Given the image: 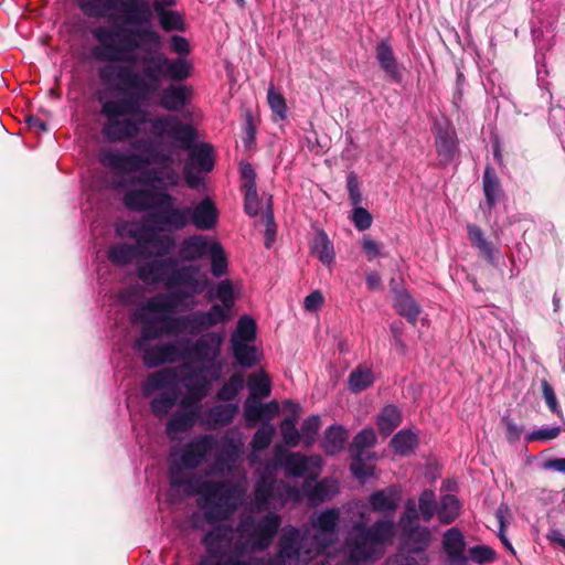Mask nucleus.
Wrapping results in <instances>:
<instances>
[{
	"instance_id": "nucleus-29",
	"label": "nucleus",
	"mask_w": 565,
	"mask_h": 565,
	"mask_svg": "<svg viewBox=\"0 0 565 565\" xmlns=\"http://www.w3.org/2000/svg\"><path fill=\"white\" fill-rule=\"evenodd\" d=\"M482 185L486 199L482 209L490 212L497 205L500 198L503 195V190L501 188L500 180L493 167H486L482 177Z\"/></svg>"
},
{
	"instance_id": "nucleus-47",
	"label": "nucleus",
	"mask_w": 565,
	"mask_h": 565,
	"mask_svg": "<svg viewBox=\"0 0 565 565\" xmlns=\"http://www.w3.org/2000/svg\"><path fill=\"white\" fill-rule=\"evenodd\" d=\"M276 428L270 423H265L254 434L252 439V447L254 451L264 450L269 447L275 436Z\"/></svg>"
},
{
	"instance_id": "nucleus-36",
	"label": "nucleus",
	"mask_w": 565,
	"mask_h": 565,
	"mask_svg": "<svg viewBox=\"0 0 565 565\" xmlns=\"http://www.w3.org/2000/svg\"><path fill=\"white\" fill-rule=\"evenodd\" d=\"M348 440V431L342 426H330L324 431L322 448L328 455L340 452Z\"/></svg>"
},
{
	"instance_id": "nucleus-48",
	"label": "nucleus",
	"mask_w": 565,
	"mask_h": 565,
	"mask_svg": "<svg viewBox=\"0 0 565 565\" xmlns=\"http://www.w3.org/2000/svg\"><path fill=\"white\" fill-rule=\"evenodd\" d=\"M267 100L271 111L279 120H285L287 117V105L285 97L281 93L277 92L271 84L267 90Z\"/></svg>"
},
{
	"instance_id": "nucleus-19",
	"label": "nucleus",
	"mask_w": 565,
	"mask_h": 565,
	"mask_svg": "<svg viewBox=\"0 0 565 565\" xmlns=\"http://www.w3.org/2000/svg\"><path fill=\"white\" fill-rule=\"evenodd\" d=\"M181 303L177 300V296L171 292L157 294L138 307V316L134 318H171L175 309Z\"/></svg>"
},
{
	"instance_id": "nucleus-40",
	"label": "nucleus",
	"mask_w": 565,
	"mask_h": 565,
	"mask_svg": "<svg viewBox=\"0 0 565 565\" xmlns=\"http://www.w3.org/2000/svg\"><path fill=\"white\" fill-rule=\"evenodd\" d=\"M394 307L404 318H416L420 313L418 303L407 291H398L395 295Z\"/></svg>"
},
{
	"instance_id": "nucleus-37",
	"label": "nucleus",
	"mask_w": 565,
	"mask_h": 565,
	"mask_svg": "<svg viewBox=\"0 0 565 565\" xmlns=\"http://www.w3.org/2000/svg\"><path fill=\"white\" fill-rule=\"evenodd\" d=\"M153 9L159 18L161 28L167 31H183L184 21L179 12L168 11L162 8V3H153Z\"/></svg>"
},
{
	"instance_id": "nucleus-35",
	"label": "nucleus",
	"mask_w": 565,
	"mask_h": 565,
	"mask_svg": "<svg viewBox=\"0 0 565 565\" xmlns=\"http://www.w3.org/2000/svg\"><path fill=\"white\" fill-rule=\"evenodd\" d=\"M311 253L324 265H331L334 262L335 253L332 242L323 230L317 231L312 244Z\"/></svg>"
},
{
	"instance_id": "nucleus-12",
	"label": "nucleus",
	"mask_w": 565,
	"mask_h": 565,
	"mask_svg": "<svg viewBox=\"0 0 565 565\" xmlns=\"http://www.w3.org/2000/svg\"><path fill=\"white\" fill-rule=\"evenodd\" d=\"M276 462L274 470L280 467L286 477L317 480L321 473L323 460L319 455L306 456L300 452H286L281 447L274 448Z\"/></svg>"
},
{
	"instance_id": "nucleus-7",
	"label": "nucleus",
	"mask_w": 565,
	"mask_h": 565,
	"mask_svg": "<svg viewBox=\"0 0 565 565\" xmlns=\"http://www.w3.org/2000/svg\"><path fill=\"white\" fill-rule=\"evenodd\" d=\"M394 536L393 520H379L371 526H366L362 521L354 523L344 542L347 565H366L375 562L384 554L385 546L393 542Z\"/></svg>"
},
{
	"instance_id": "nucleus-15",
	"label": "nucleus",
	"mask_w": 565,
	"mask_h": 565,
	"mask_svg": "<svg viewBox=\"0 0 565 565\" xmlns=\"http://www.w3.org/2000/svg\"><path fill=\"white\" fill-rule=\"evenodd\" d=\"M255 338V320H238L236 330L232 334L231 344L233 355L242 366L250 367L259 359L257 348L254 345Z\"/></svg>"
},
{
	"instance_id": "nucleus-32",
	"label": "nucleus",
	"mask_w": 565,
	"mask_h": 565,
	"mask_svg": "<svg viewBox=\"0 0 565 565\" xmlns=\"http://www.w3.org/2000/svg\"><path fill=\"white\" fill-rule=\"evenodd\" d=\"M467 232L472 246L478 248L479 253L489 264L495 266V248L493 244L484 237L482 230L475 224H468Z\"/></svg>"
},
{
	"instance_id": "nucleus-61",
	"label": "nucleus",
	"mask_w": 565,
	"mask_h": 565,
	"mask_svg": "<svg viewBox=\"0 0 565 565\" xmlns=\"http://www.w3.org/2000/svg\"><path fill=\"white\" fill-rule=\"evenodd\" d=\"M541 386L543 397L550 411L556 415H562V411L558 406L554 388L550 385V383L546 380H542Z\"/></svg>"
},
{
	"instance_id": "nucleus-24",
	"label": "nucleus",
	"mask_w": 565,
	"mask_h": 565,
	"mask_svg": "<svg viewBox=\"0 0 565 565\" xmlns=\"http://www.w3.org/2000/svg\"><path fill=\"white\" fill-rule=\"evenodd\" d=\"M216 242L203 235H192L184 238L179 248V256L183 260L193 262L207 256L212 245Z\"/></svg>"
},
{
	"instance_id": "nucleus-26",
	"label": "nucleus",
	"mask_w": 565,
	"mask_h": 565,
	"mask_svg": "<svg viewBox=\"0 0 565 565\" xmlns=\"http://www.w3.org/2000/svg\"><path fill=\"white\" fill-rule=\"evenodd\" d=\"M150 185H145L138 189H131L125 192L122 202L124 205L135 212H148L154 210V190Z\"/></svg>"
},
{
	"instance_id": "nucleus-41",
	"label": "nucleus",
	"mask_w": 565,
	"mask_h": 565,
	"mask_svg": "<svg viewBox=\"0 0 565 565\" xmlns=\"http://www.w3.org/2000/svg\"><path fill=\"white\" fill-rule=\"evenodd\" d=\"M417 445V437L411 430H401L391 439L393 450L402 456L409 455Z\"/></svg>"
},
{
	"instance_id": "nucleus-50",
	"label": "nucleus",
	"mask_w": 565,
	"mask_h": 565,
	"mask_svg": "<svg viewBox=\"0 0 565 565\" xmlns=\"http://www.w3.org/2000/svg\"><path fill=\"white\" fill-rule=\"evenodd\" d=\"M271 195H268L266 210L263 214V220L266 226L265 231V246L269 248L276 236V223L274 218V212L271 206Z\"/></svg>"
},
{
	"instance_id": "nucleus-56",
	"label": "nucleus",
	"mask_w": 565,
	"mask_h": 565,
	"mask_svg": "<svg viewBox=\"0 0 565 565\" xmlns=\"http://www.w3.org/2000/svg\"><path fill=\"white\" fill-rule=\"evenodd\" d=\"M244 192V211L250 217H256L260 211L262 201L257 193V188L242 190Z\"/></svg>"
},
{
	"instance_id": "nucleus-42",
	"label": "nucleus",
	"mask_w": 565,
	"mask_h": 565,
	"mask_svg": "<svg viewBox=\"0 0 565 565\" xmlns=\"http://www.w3.org/2000/svg\"><path fill=\"white\" fill-rule=\"evenodd\" d=\"M249 396L254 398H265L270 395L271 386L269 379L263 372L253 373L248 381Z\"/></svg>"
},
{
	"instance_id": "nucleus-38",
	"label": "nucleus",
	"mask_w": 565,
	"mask_h": 565,
	"mask_svg": "<svg viewBox=\"0 0 565 565\" xmlns=\"http://www.w3.org/2000/svg\"><path fill=\"white\" fill-rule=\"evenodd\" d=\"M460 504L452 494H446L440 499L437 508V516L441 523L449 524L456 520L459 514Z\"/></svg>"
},
{
	"instance_id": "nucleus-51",
	"label": "nucleus",
	"mask_w": 565,
	"mask_h": 565,
	"mask_svg": "<svg viewBox=\"0 0 565 565\" xmlns=\"http://www.w3.org/2000/svg\"><path fill=\"white\" fill-rule=\"evenodd\" d=\"M419 512L425 522H429L437 513L435 493L431 490H425L419 497Z\"/></svg>"
},
{
	"instance_id": "nucleus-30",
	"label": "nucleus",
	"mask_w": 565,
	"mask_h": 565,
	"mask_svg": "<svg viewBox=\"0 0 565 565\" xmlns=\"http://www.w3.org/2000/svg\"><path fill=\"white\" fill-rule=\"evenodd\" d=\"M242 447L243 443L241 439L225 437L215 456L214 469L218 472L230 469V466L238 458Z\"/></svg>"
},
{
	"instance_id": "nucleus-58",
	"label": "nucleus",
	"mask_w": 565,
	"mask_h": 565,
	"mask_svg": "<svg viewBox=\"0 0 565 565\" xmlns=\"http://www.w3.org/2000/svg\"><path fill=\"white\" fill-rule=\"evenodd\" d=\"M142 291L139 286H128L118 292V300L126 306H140Z\"/></svg>"
},
{
	"instance_id": "nucleus-1",
	"label": "nucleus",
	"mask_w": 565,
	"mask_h": 565,
	"mask_svg": "<svg viewBox=\"0 0 565 565\" xmlns=\"http://www.w3.org/2000/svg\"><path fill=\"white\" fill-rule=\"evenodd\" d=\"M92 36L97 42L93 57L106 62L98 68V77L114 88L96 95L99 114L106 119L100 134L109 143L131 140L145 122L142 106L162 83H181L191 76L190 43L184 36L172 35L170 49L179 56L170 58L161 52L162 38L151 25L129 29L100 24L92 30Z\"/></svg>"
},
{
	"instance_id": "nucleus-16",
	"label": "nucleus",
	"mask_w": 565,
	"mask_h": 565,
	"mask_svg": "<svg viewBox=\"0 0 565 565\" xmlns=\"http://www.w3.org/2000/svg\"><path fill=\"white\" fill-rule=\"evenodd\" d=\"M435 148L438 164L446 167L459 154V140L455 127L449 121L434 124Z\"/></svg>"
},
{
	"instance_id": "nucleus-14",
	"label": "nucleus",
	"mask_w": 565,
	"mask_h": 565,
	"mask_svg": "<svg viewBox=\"0 0 565 565\" xmlns=\"http://www.w3.org/2000/svg\"><path fill=\"white\" fill-rule=\"evenodd\" d=\"M188 160L183 168V175L189 188L198 189L202 183V173H209L214 169V149L207 142H199L192 146Z\"/></svg>"
},
{
	"instance_id": "nucleus-63",
	"label": "nucleus",
	"mask_w": 565,
	"mask_h": 565,
	"mask_svg": "<svg viewBox=\"0 0 565 565\" xmlns=\"http://www.w3.org/2000/svg\"><path fill=\"white\" fill-rule=\"evenodd\" d=\"M351 471L358 479H367L373 475V467L363 462V456L352 457Z\"/></svg>"
},
{
	"instance_id": "nucleus-33",
	"label": "nucleus",
	"mask_w": 565,
	"mask_h": 565,
	"mask_svg": "<svg viewBox=\"0 0 565 565\" xmlns=\"http://www.w3.org/2000/svg\"><path fill=\"white\" fill-rule=\"evenodd\" d=\"M170 130L169 138L174 141L177 148L186 151L195 145L196 131L190 124H183L177 117Z\"/></svg>"
},
{
	"instance_id": "nucleus-6",
	"label": "nucleus",
	"mask_w": 565,
	"mask_h": 565,
	"mask_svg": "<svg viewBox=\"0 0 565 565\" xmlns=\"http://www.w3.org/2000/svg\"><path fill=\"white\" fill-rule=\"evenodd\" d=\"M185 468L177 459H172L169 467V482L175 490L186 494L200 492L203 495L205 518L209 522L227 519L242 503L246 489L242 484L206 481L199 490Z\"/></svg>"
},
{
	"instance_id": "nucleus-20",
	"label": "nucleus",
	"mask_w": 565,
	"mask_h": 565,
	"mask_svg": "<svg viewBox=\"0 0 565 565\" xmlns=\"http://www.w3.org/2000/svg\"><path fill=\"white\" fill-rule=\"evenodd\" d=\"M214 298L220 303H214L206 313L195 312L186 318H231V310L235 303V291L228 279L220 281L214 289Z\"/></svg>"
},
{
	"instance_id": "nucleus-54",
	"label": "nucleus",
	"mask_w": 565,
	"mask_h": 565,
	"mask_svg": "<svg viewBox=\"0 0 565 565\" xmlns=\"http://www.w3.org/2000/svg\"><path fill=\"white\" fill-rule=\"evenodd\" d=\"M177 116H162L151 119L150 126H151V132L153 136L158 138L168 137L170 135V129L172 128V125L175 120Z\"/></svg>"
},
{
	"instance_id": "nucleus-11",
	"label": "nucleus",
	"mask_w": 565,
	"mask_h": 565,
	"mask_svg": "<svg viewBox=\"0 0 565 565\" xmlns=\"http://www.w3.org/2000/svg\"><path fill=\"white\" fill-rule=\"evenodd\" d=\"M161 221L168 226V231H181L190 223L196 230L210 231L217 224L218 211L213 201L205 198L194 207L171 209L162 215Z\"/></svg>"
},
{
	"instance_id": "nucleus-9",
	"label": "nucleus",
	"mask_w": 565,
	"mask_h": 565,
	"mask_svg": "<svg viewBox=\"0 0 565 565\" xmlns=\"http://www.w3.org/2000/svg\"><path fill=\"white\" fill-rule=\"evenodd\" d=\"M76 4L85 17L94 19L120 15L131 25L149 23L151 19L147 0H76Z\"/></svg>"
},
{
	"instance_id": "nucleus-53",
	"label": "nucleus",
	"mask_w": 565,
	"mask_h": 565,
	"mask_svg": "<svg viewBox=\"0 0 565 565\" xmlns=\"http://www.w3.org/2000/svg\"><path fill=\"white\" fill-rule=\"evenodd\" d=\"M244 417L249 427L263 418V407L259 398L247 397L244 404Z\"/></svg>"
},
{
	"instance_id": "nucleus-34",
	"label": "nucleus",
	"mask_w": 565,
	"mask_h": 565,
	"mask_svg": "<svg viewBox=\"0 0 565 565\" xmlns=\"http://www.w3.org/2000/svg\"><path fill=\"white\" fill-rule=\"evenodd\" d=\"M404 545L411 553L424 551L430 542V532L427 527L419 525L404 529Z\"/></svg>"
},
{
	"instance_id": "nucleus-25",
	"label": "nucleus",
	"mask_w": 565,
	"mask_h": 565,
	"mask_svg": "<svg viewBox=\"0 0 565 565\" xmlns=\"http://www.w3.org/2000/svg\"><path fill=\"white\" fill-rule=\"evenodd\" d=\"M213 381L211 373L205 366L188 372L182 379L184 387L189 393L195 395L194 403H198V405H200L201 399L206 396L210 384Z\"/></svg>"
},
{
	"instance_id": "nucleus-57",
	"label": "nucleus",
	"mask_w": 565,
	"mask_h": 565,
	"mask_svg": "<svg viewBox=\"0 0 565 565\" xmlns=\"http://www.w3.org/2000/svg\"><path fill=\"white\" fill-rule=\"evenodd\" d=\"M470 558L477 564H486L495 561L497 553L487 545H476L469 550Z\"/></svg>"
},
{
	"instance_id": "nucleus-49",
	"label": "nucleus",
	"mask_w": 565,
	"mask_h": 565,
	"mask_svg": "<svg viewBox=\"0 0 565 565\" xmlns=\"http://www.w3.org/2000/svg\"><path fill=\"white\" fill-rule=\"evenodd\" d=\"M320 424V417L315 415L303 420L301 425L300 438H302L303 445L306 447H310L316 441Z\"/></svg>"
},
{
	"instance_id": "nucleus-8",
	"label": "nucleus",
	"mask_w": 565,
	"mask_h": 565,
	"mask_svg": "<svg viewBox=\"0 0 565 565\" xmlns=\"http://www.w3.org/2000/svg\"><path fill=\"white\" fill-rule=\"evenodd\" d=\"M136 245L117 243L109 247L108 258L117 266H126L138 258L167 256L175 248V239L168 234H161L157 228L142 224L128 232Z\"/></svg>"
},
{
	"instance_id": "nucleus-46",
	"label": "nucleus",
	"mask_w": 565,
	"mask_h": 565,
	"mask_svg": "<svg viewBox=\"0 0 565 565\" xmlns=\"http://www.w3.org/2000/svg\"><path fill=\"white\" fill-rule=\"evenodd\" d=\"M374 381L373 373L370 369L358 367L349 377V387L352 392H361L367 388Z\"/></svg>"
},
{
	"instance_id": "nucleus-5",
	"label": "nucleus",
	"mask_w": 565,
	"mask_h": 565,
	"mask_svg": "<svg viewBox=\"0 0 565 565\" xmlns=\"http://www.w3.org/2000/svg\"><path fill=\"white\" fill-rule=\"evenodd\" d=\"M339 492V484L332 478L321 481L305 480L301 487L291 486L284 480H276L271 473H263L255 484L254 508L264 511L282 507L288 502L307 500L311 505H318Z\"/></svg>"
},
{
	"instance_id": "nucleus-17",
	"label": "nucleus",
	"mask_w": 565,
	"mask_h": 565,
	"mask_svg": "<svg viewBox=\"0 0 565 565\" xmlns=\"http://www.w3.org/2000/svg\"><path fill=\"white\" fill-rule=\"evenodd\" d=\"M217 440L211 435H200L188 443L175 458L185 469H195L206 459L215 448Z\"/></svg>"
},
{
	"instance_id": "nucleus-23",
	"label": "nucleus",
	"mask_w": 565,
	"mask_h": 565,
	"mask_svg": "<svg viewBox=\"0 0 565 565\" xmlns=\"http://www.w3.org/2000/svg\"><path fill=\"white\" fill-rule=\"evenodd\" d=\"M201 405L193 404L192 409L177 412L167 423V434L170 439L175 440L179 434L190 430L200 417Z\"/></svg>"
},
{
	"instance_id": "nucleus-52",
	"label": "nucleus",
	"mask_w": 565,
	"mask_h": 565,
	"mask_svg": "<svg viewBox=\"0 0 565 565\" xmlns=\"http://www.w3.org/2000/svg\"><path fill=\"white\" fill-rule=\"evenodd\" d=\"M281 436L284 443L289 447L298 446L300 441V433L296 427L295 418H286L281 422L280 425Z\"/></svg>"
},
{
	"instance_id": "nucleus-64",
	"label": "nucleus",
	"mask_w": 565,
	"mask_h": 565,
	"mask_svg": "<svg viewBox=\"0 0 565 565\" xmlns=\"http://www.w3.org/2000/svg\"><path fill=\"white\" fill-rule=\"evenodd\" d=\"M418 519V513L414 500L406 502V509L401 518V524L403 529L413 527V523Z\"/></svg>"
},
{
	"instance_id": "nucleus-43",
	"label": "nucleus",
	"mask_w": 565,
	"mask_h": 565,
	"mask_svg": "<svg viewBox=\"0 0 565 565\" xmlns=\"http://www.w3.org/2000/svg\"><path fill=\"white\" fill-rule=\"evenodd\" d=\"M376 436L372 428L361 430L350 446L351 457L363 456V451L374 446Z\"/></svg>"
},
{
	"instance_id": "nucleus-31",
	"label": "nucleus",
	"mask_w": 565,
	"mask_h": 565,
	"mask_svg": "<svg viewBox=\"0 0 565 565\" xmlns=\"http://www.w3.org/2000/svg\"><path fill=\"white\" fill-rule=\"evenodd\" d=\"M190 89L185 85H169L162 93L160 105L169 111L182 110L188 102Z\"/></svg>"
},
{
	"instance_id": "nucleus-10",
	"label": "nucleus",
	"mask_w": 565,
	"mask_h": 565,
	"mask_svg": "<svg viewBox=\"0 0 565 565\" xmlns=\"http://www.w3.org/2000/svg\"><path fill=\"white\" fill-rule=\"evenodd\" d=\"M188 367L186 364L181 367H166L148 375L142 392L145 396L159 392L150 402V409L156 417L167 416L177 404L179 373Z\"/></svg>"
},
{
	"instance_id": "nucleus-60",
	"label": "nucleus",
	"mask_w": 565,
	"mask_h": 565,
	"mask_svg": "<svg viewBox=\"0 0 565 565\" xmlns=\"http://www.w3.org/2000/svg\"><path fill=\"white\" fill-rule=\"evenodd\" d=\"M347 189L351 204L354 207L360 206L362 203V193L358 175L354 172H350L347 177Z\"/></svg>"
},
{
	"instance_id": "nucleus-44",
	"label": "nucleus",
	"mask_w": 565,
	"mask_h": 565,
	"mask_svg": "<svg viewBox=\"0 0 565 565\" xmlns=\"http://www.w3.org/2000/svg\"><path fill=\"white\" fill-rule=\"evenodd\" d=\"M207 256L211 258L212 275L217 278L225 275L227 270V259L220 243L216 242L212 245Z\"/></svg>"
},
{
	"instance_id": "nucleus-3",
	"label": "nucleus",
	"mask_w": 565,
	"mask_h": 565,
	"mask_svg": "<svg viewBox=\"0 0 565 565\" xmlns=\"http://www.w3.org/2000/svg\"><path fill=\"white\" fill-rule=\"evenodd\" d=\"M140 337L135 341L134 349L140 355L143 364L157 367L168 363H175L192 359L203 364L217 380L222 373L223 364L218 360L223 338L216 332L203 334L195 343L189 340L166 342L177 335L181 329L188 328L193 320H141Z\"/></svg>"
},
{
	"instance_id": "nucleus-18",
	"label": "nucleus",
	"mask_w": 565,
	"mask_h": 565,
	"mask_svg": "<svg viewBox=\"0 0 565 565\" xmlns=\"http://www.w3.org/2000/svg\"><path fill=\"white\" fill-rule=\"evenodd\" d=\"M174 265H177L174 257L154 256V258L139 264L136 275L146 285L163 284L166 286L167 277Z\"/></svg>"
},
{
	"instance_id": "nucleus-59",
	"label": "nucleus",
	"mask_w": 565,
	"mask_h": 565,
	"mask_svg": "<svg viewBox=\"0 0 565 565\" xmlns=\"http://www.w3.org/2000/svg\"><path fill=\"white\" fill-rule=\"evenodd\" d=\"M351 221L355 228L362 232L371 227L373 217L366 209L362 206H355L352 210Z\"/></svg>"
},
{
	"instance_id": "nucleus-22",
	"label": "nucleus",
	"mask_w": 565,
	"mask_h": 565,
	"mask_svg": "<svg viewBox=\"0 0 565 565\" xmlns=\"http://www.w3.org/2000/svg\"><path fill=\"white\" fill-rule=\"evenodd\" d=\"M402 501V492L396 487H388L373 492L369 498L370 509L384 516H391Z\"/></svg>"
},
{
	"instance_id": "nucleus-28",
	"label": "nucleus",
	"mask_w": 565,
	"mask_h": 565,
	"mask_svg": "<svg viewBox=\"0 0 565 565\" xmlns=\"http://www.w3.org/2000/svg\"><path fill=\"white\" fill-rule=\"evenodd\" d=\"M443 545L451 565H460L467 562L465 539L458 529L451 527L445 532Z\"/></svg>"
},
{
	"instance_id": "nucleus-62",
	"label": "nucleus",
	"mask_w": 565,
	"mask_h": 565,
	"mask_svg": "<svg viewBox=\"0 0 565 565\" xmlns=\"http://www.w3.org/2000/svg\"><path fill=\"white\" fill-rule=\"evenodd\" d=\"M239 173L242 179L244 180L243 184L241 185L242 190L247 189H255L256 185V172L249 162H243L239 166Z\"/></svg>"
},
{
	"instance_id": "nucleus-55",
	"label": "nucleus",
	"mask_w": 565,
	"mask_h": 565,
	"mask_svg": "<svg viewBox=\"0 0 565 565\" xmlns=\"http://www.w3.org/2000/svg\"><path fill=\"white\" fill-rule=\"evenodd\" d=\"M561 433V428L558 426L553 427H542L535 430L530 431L525 435L524 440L526 443L533 441H542L546 443L555 439Z\"/></svg>"
},
{
	"instance_id": "nucleus-39",
	"label": "nucleus",
	"mask_w": 565,
	"mask_h": 565,
	"mask_svg": "<svg viewBox=\"0 0 565 565\" xmlns=\"http://www.w3.org/2000/svg\"><path fill=\"white\" fill-rule=\"evenodd\" d=\"M401 424V413L394 405L385 406L377 416V426L381 433L390 435Z\"/></svg>"
},
{
	"instance_id": "nucleus-4",
	"label": "nucleus",
	"mask_w": 565,
	"mask_h": 565,
	"mask_svg": "<svg viewBox=\"0 0 565 565\" xmlns=\"http://www.w3.org/2000/svg\"><path fill=\"white\" fill-rule=\"evenodd\" d=\"M132 149L141 152H122L115 148H103L98 153V162L117 174L141 171L137 182L153 188L154 209H159V212L152 214L150 218L160 225V230L168 231V226L161 221V217L171 209L177 207L173 205L174 198L167 190L179 185L181 177L169 166L147 169L152 163L170 160V157L160 151L152 141L139 139L132 143Z\"/></svg>"
},
{
	"instance_id": "nucleus-13",
	"label": "nucleus",
	"mask_w": 565,
	"mask_h": 565,
	"mask_svg": "<svg viewBox=\"0 0 565 565\" xmlns=\"http://www.w3.org/2000/svg\"><path fill=\"white\" fill-rule=\"evenodd\" d=\"M166 289L175 295L177 300L182 305L203 291L204 281L196 266L180 265L177 260V265L171 267L167 277Z\"/></svg>"
},
{
	"instance_id": "nucleus-2",
	"label": "nucleus",
	"mask_w": 565,
	"mask_h": 565,
	"mask_svg": "<svg viewBox=\"0 0 565 565\" xmlns=\"http://www.w3.org/2000/svg\"><path fill=\"white\" fill-rule=\"evenodd\" d=\"M339 520V510L327 509L311 518L313 535L294 526L285 527L278 554L267 559L252 554L269 547L281 523L278 514L268 513L259 521L246 516L235 531L218 525L203 539L206 555L200 565H300L337 541Z\"/></svg>"
},
{
	"instance_id": "nucleus-21",
	"label": "nucleus",
	"mask_w": 565,
	"mask_h": 565,
	"mask_svg": "<svg viewBox=\"0 0 565 565\" xmlns=\"http://www.w3.org/2000/svg\"><path fill=\"white\" fill-rule=\"evenodd\" d=\"M375 57L387 78L396 84L402 83L403 72L388 39L381 40L375 46Z\"/></svg>"
},
{
	"instance_id": "nucleus-45",
	"label": "nucleus",
	"mask_w": 565,
	"mask_h": 565,
	"mask_svg": "<svg viewBox=\"0 0 565 565\" xmlns=\"http://www.w3.org/2000/svg\"><path fill=\"white\" fill-rule=\"evenodd\" d=\"M244 379L241 374H234L224 385L218 390L216 397L223 402H231L235 399L239 391L243 388Z\"/></svg>"
},
{
	"instance_id": "nucleus-27",
	"label": "nucleus",
	"mask_w": 565,
	"mask_h": 565,
	"mask_svg": "<svg viewBox=\"0 0 565 565\" xmlns=\"http://www.w3.org/2000/svg\"><path fill=\"white\" fill-rule=\"evenodd\" d=\"M238 413L237 404H220L211 407L202 417V425L215 429L230 425Z\"/></svg>"
}]
</instances>
